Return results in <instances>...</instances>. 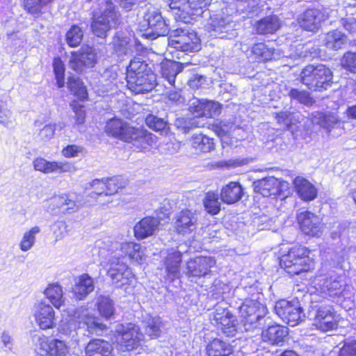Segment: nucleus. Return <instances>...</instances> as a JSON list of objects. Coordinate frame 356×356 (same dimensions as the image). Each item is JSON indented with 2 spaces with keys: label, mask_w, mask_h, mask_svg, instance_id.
I'll return each instance as SVG.
<instances>
[{
  "label": "nucleus",
  "mask_w": 356,
  "mask_h": 356,
  "mask_svg": "<svg viewBox=\"0 0 356 356\" xmlns=\"http://www.w3.org/2000/svg\"><path fill=\"white\" fill-rule=\"evenodd\" d=\"M152 70L148 64L140 58H134L131 60L129 65L127 67V81L133 78L144 76L146 74L152 72Z\"/></svg>",
  "instance_id": "nucleus-37"
},
{
  "label": "nucleus",
  "mask_w": 356,
  "mask_h": 356,
  "mask_svg": "<svg viewBox=\"0 0 356 356\" xmlns=\"http://www.w3.org/2000/svg\"><path fill=\"white\" fill-rule=\"evenodd\" d=\"M33 164L35 170L45 174L73 172L76 170L74 165L70 162L49 161L41 157L35 159Z\"/></svg>",
  "instance_id": "nucleus-21"
},
{
  "label": "nucleus",
  "mask_w": 356,
  "mask_h": 356,
  "mask_svg": "<svg viewBox=\"0 0 356 356\" xmlns=\"http://www.w3.org/2000/svg\"><path fill=\"white\" fill-rule=\"evenodd\" d=\"M296 56L305 59H312L319 56V49L312 43L299 44L295 47Z\"/></svg>",
  "instance_id": "nucleus-53"
},
{
  "label": "nucleus",
  "mask_w": 356,
  "mask_h": 356,
  "mask_svg": "<svg viewBox=\"0 0 356 356\" xmlns=\"http://www.w3.org/2000/svg\"><path fill=\"white\" fill-rule=\"evenodd\" d=\"M143 27L147 26L143 34L153 40L159 36L170 35V31L161 13L155 8L148 9L143 16Z\"/></svg>",
  "instance_id": "nucleus-11"
},
{
  "label": "nucleus",
  "mask_w": 356,
  "mask_h": 356,
  "mask_svg": "<svg viewBox=\"0 0 356 356\" xmlns=\"http://www.w3.org/2000/svg\"><path fill=\"white\" fill-rule=\"evenodd\" d=\"M280 182L274 177H268L253 183L254 191L264 197L276 195L279 192Z\"/></svg>",
  "instance_id": "nucleus-30"
},
{
  "label": "nucleus",
  "mask_w": 356,
  "mask_h": 356,
  "mask_svg": "<svg viewBox=\"0 0 356 356\" xmlns=\"http://www.w3.org/2000/svg\"><path fill=\"white\" fill-rule=\"evenodd\" d=\"M160 220L154 217H145L134 226V235L137 239H143L154 235L158 230Z\"/></svg>",
  "instance_id": "nucleus-27"
},
{
  "label": "nucleus",
  "mask_w": 356,
  "mask_h": 356,
  "mask_svg": "<svg viewBox=\"0 0 356 356\" xmlns=\"http://www.w3.org/2000/svg\"><path fill=\"white\" fill-rule=\"evenodd\" d=\"M52 1L53 0H22L25 10L32 15L40 13L42 7Z\"/></svg>",
  "instance_id": "nucleus-61"
},
{
  "label": "nucleus",
  "mask_w": 356,
  "mask_h": 356,
  "mask_svg": "<svg viewBox=\"0 0 356 356\" xmlns=\"http://www.w3.org/2000/svg\"><path fill=\"white\" fill-rule=\"evenodd\" d=\"M105 181L106 184V196L117 193L120 188L126 185V180L120 176L105 178Z\"/></svg>",
  "instance_id": "nucleus-58"
},
{
  "label": "nucleus",
  "mask_w": 356,
  "mask_h": 356,
  "mask_svg": "<svg viewBox=\"0 0 356 356\" xmlns=\"http://www.w3.org/2000/svg\"><path fill=\"white\" fill-rule=\"evenodd\" d=\"M309 253L304 246H294L282 256L280 265L291 276L307 272L314 268V261L309 257Z\"/></svg>",
  "instance_id": "nucleus-4"
},
{
  "label": "nucleus",
  "mask_w": 356,
  "mask_h": 356,
  "mask_svg": "<svg viewBox=\"0 0 356 356\" xmlns=\"http://www.w3.org/2000/svg\"><path fill=\"white\" fill-rule=\"evenodd\" d=\"M325 19L324 14L319 9H307L299 15L298 22L301 28L308 31L318 29L321 24Z\"/></svg>",
  "instance_id": "nucleus-24"
},
{
  "label": "nucleus",
  "mask_w": 356,
  "mask_h": 356,
  "mask_svg": "<svg viewBox=\"0 0 356 356\" xmlns=\"http://www.w3.org/2000/svg\"><path fill=\"white\" fill-rule=\"evenodd\" d=\"M94 289L93 279L88 274H83L78 277V280L73 288V292L77 299L83 300Z\"/></svg>",
  "instance_id": "nucleus-34"
},
{
  "label": "nucleus",
  "mask_w": 356,
  "mask_h": 356,
  "mask_svg": "<svg viewBox=\"0 0 356 356\" xmlns=\"http://www.w3.org/2000/svg\"><path fill=\"white\" fill-rule=\"evenodd\" d=\"M210 319L212 324L227 337H234L238 332V321L236 316L227 309L218 307L211 314Z\"/></svg>",
  "instance_id": "nucleus-12"
},
{
  "label": "nucleus",
  "mask_w": 356,
  "mask_h": 356,
  "mask_svg": "<svg viewBox=\"0 0 356 356\" xmlns=\"http://www.w3.org/2000/svg\"><path fill=\"white\" fill-rule=\"evenodd\" d=\"M235 26L236 23L230 15L216 14L211 17L207 29L211 37L232 40L238 35Z\"/></svg>",
  "instance_id": "nucleus-10"
},
{
  "label": "nucleus",
  "mask_w": 356,
  "mask_h": 356,
  "mask_svg": "<svg viewBox=\"0 0 356 356\" xmlns=\"http://www.w3.org/2000/svg\"><path fill=\"white\" fill-rule=\"evenodd\" d=\"M207 5L206 0H171L169 8L177 21L188 24L195 17L202 15Z\"/></svg>",
  "instance_id": "nucleus-7"
},
{
  "label": "nucleus",
  "mask_w": 356,
  "mask_h": 356,
  "mask_svg": "<svg viewBox=\"0 0 356 356\" xmlns=\"http://www.w3.org/2000/svg\"><path fill=\"white\" fill-rule=\"evenodd\" d=\"M143 334L133 323L119 324L115 328V342L122 351H130L140 345Z\"/></svg>",
  "instance_id": "nucleus-9"
},
{
  "label": "nucleus",
  "mask_w": 356,
  "mask_h": 356,
  "mask_svg": "<svg viewBox=\"0 0 356 356\" xmlns=\"http://www.w3.org/2000/svg\"><path fill=\"white\" fill-rule=\"evenodd\" d=\"M146 125L155 131H165L169 129L168 122L163 118L148 114L145 118Z\"/></svg>",
  "instance_id": "nucleus-55"
},
{
  "label": "nucleus",
  "mask_w": 356,
  "mask_h": 356,
  "mask_svg": "<svg viewBox=\"0 0 356 356\" xmlns=\"http://www.w3.org/2000/svg\"><path fill=\"white\" fill-rule=\"evenodd\" d=\"M280 27L279 18L275 15H269L257 22L256 30L260 35L272 34Z\"/></svg>",
  "instance_id": "nucleus-40"
},
{
  "label": "nucleus",
  "mask_w": 356,
  "mask_h": 356,
  "mask_svg": "<svg viewBox=\"0 0 356 356\" xmlns=\"http://www.w3.org/2000/svg\"><path fill=\"white\" fill-rule=\"evenodd\" d=\"M83 36L82 29L77 25H73L66 33V42L72 47L79 46Z\"/></svg>",
  "instance_id": "nucleus-57"
},
{
  "label": "nucleus",
  "mask_w": 356,
  "mask_h": 356,
  "mask_svg": "<svg viewBox=\"0 0 356 356\" xmlns=\"http://www.w3.org/2000/svg\"><path fill=\"white\" fill-rule=\"evenodd\" d=\"M106 328L99 318L90 314L87 308L81 307L74 311L73 318L61 321L58 331L62 335L74 338L76 330L85 336L91 337L101 335Z\"/></svg>",
  "instance_id": "nucleus-1"
},
{
  "label": "nucleus",
  "mask_w": 356,
  "mask_h": 356,
  "mask_svg": "<svg viewBox=\"0 0 356 356\" xmlns=\"http://www.w3.org/2000/svg\"><path fill=\"white\" fill-rule=\"evenodd\" d=\"M128 88L135 94L145 93L151 91L156 84V77L152 72L144 76L133 78L127 81Z\"/></svg>",
  "instance_id": "nucleus-26"
},
{
  "label": "nucleus",
  "mask_w": 356,
  "mask_h": 356,
  "mask_svg": "<svg viewBox=\"0 0 356 356\" xmlns=\"http://www.w3.org/2000/svg\"><path fill=\"white\" fill-rule=\"evenodd\" d=\"M33 317L41 330L52 329L56 325L54 309L44 302H40L34 305Z\"/></svg>",
  "instance_id": "nucleus-17"
},
{
  "label": "nucleus",
  "mask_w": 356,
  "mask_h": 356,
  "mask_svg": "<svg viewBox=\"0 0 356 356\" xmlns=\"http://www.w3.org/2000/svg\"><path fill=\"white\" fill-rule=\"evenodd\" d=\"M119 246L120 243L114 241L111 237L97 240L95 243V249H98L99 256L102 258H106L109 254L118 252Z\"/></svg>",
  "instance_id": "nucleus-42"
},
{
  "label": "nucleus",
  "mask_w": 356,
  "mask_h": 356,
  "mask_svg": "<svg viewBox=\"0 0 356 356\" xmlns=\"http://www.w3.org/2000/svg\"><path fill=\"white\" fill-rule=\"evenodd\" d=\"M319 284L320 288L323 293H328L329 296H337L341 292L343 286L342 282L337 277H330L321 280Z\"/></svg>",
  "instance_id": "nucleus-45"
},
{
  "label": "nucleus",
  "mask_w": 356,
  "mask_h": 356,
  "mask_svg": "<svg viewBox=\"0 0 356 356\" xmlns=\"http://www.w3.org/2000/svg\"><path fill=\"white\" fill-rule=\"evenodd\" d=\"M193 148L202 152H209L214 148L213 139L202 134H194L191 138Z\"/></svg>",
  "instance_id": "nucleus-49"
},
{
  "label": "nucleus",
  "mask_w": 356,
  "mask_h": 356,
  "mask_svg": "<svg viewBox=\"0 0 356 356\" xmlns=\"http://www.w3.org/2000/svg\"><path fill=\"white\" fill-rule=\"evenodd\" d=\"M175 228L179 234H189L196 230L197 217L195 211L184 209L177 213L175 217Z\"/></svg>",
  "instance_id": "nucleus-20"
},
{
  "label": "nucleus",
  "mask_w": 356,
  "mask_h": 356,
  "mask_svg": "<svg viewBox=\"0 0 356 356\" xmlns=\"http://www.w3.org/2000/svg\"><path fill=\"white\" fill-rule=\"evenodd\" d=\"M311 121L314 125H318L327 132H330L339 122L337 116L334 114H326L321 112L313 113Z\"/></svg>",
  "instance_id": "nucleus-39"
},
{
  "label": "nucleus",
  "mask_w": 356,
  "mask_h": 356,
  "mask_svg": "<svg viewBox=\"0 0 356 356\" xmlns=\"http://www.w3.org/2000/svg\"><path fill=\"white\" fill-rule=\"evenodd\" d=\"M347 41V37L344 33L338 30H334L326 34L325 44L328 49L338 50L343 48L346 44Z\"/></svg>",
  "instance_id": "nucleus-43"
},
{
  "label": "nucleus",
  "mask_w": 356,
  "mask_h": 356,
  "mask_svg": "<svg viewBox=\"0 0 356 356\" xmlns=\"http://www.w3.org/2000/svg\"><path fill=\"white\" fill-rule=\"evenodd\" d=\"M289 96L292 100L306 106H312L314 102L309 92L303 90L292 88L289 92Z\"/></svg>",
  "instance_id": "nucleus-59"
},
{
  "label": "nucleus",
  "mask_w": 356,
  "mask_h": 356,
  "mask_svg": "<svg viewBox=\"0 0 356 356\" xmlns=\"http://www.w3.org/2000/svg\"><path fill=\"white\" fill-rule=\"evenodd\" d=\"M243 195V189L238 182H229L222 187L220 192L221 200L228 204L238 202Z\"/></svg>",
  "instance_id": "nucleus-33"
},
{
  "label": "nucleus",
  "mask_w": 356,
  "mask_h": 356,
  "mask_svg": "<svg viewBox=\"0 0 356 356\" xmlns=\"http://www.w3.org/2000/svg\"><path fill=\"white\" fill-rule=\"evenodd\" d=\"M51 204L63 212L72 213L82 207V197L76 193H64L52 198Z\"/></svg>",
  "instance_id": "nucleus-23"
},
{
  "label": "nucleus",
  "mask_w": 356,
  "mask_h": 356,
  "mask_svg": "<svg viewBox=\"0 0 356 356\" xmlns=\"http://www.w3.org/2000/svg\"><path fill=\"white\" fill-rule=\"evenodd\" d=\"M67 88L80 100L84 101L88 98V92L83 81L76 76H70L67 82Z\"/></svg>",
  "instance_id": "nucleus-48"
},
{
  "label": "nucleus",
  "mask_w": 356,
  "mask_h": 356,
  "mask_svg": "<svg viewBox=\"0 0 356 356\" xmlns=\"http://www.w3.org/2000/svg\"><path fill=\"white\" fill-rule=\"evenodd\" d=\"M161 320L160 317H151L146 322L145 333L150 338H157L161 332Z\"/></svg>",
  "instance_id": "nucleus-56"
},
{
  "label": "nucleus",
  "mask_w": 356,
  "mask_h": 356,
  "mask_svg": "<svg viewBox=\"0 0 356 356\" xmlns=\"http://www.w3.org/2000/svg\"><path fill=\"white\" fill-rule=\"evenodd\" d=\"M97 63L95 50L89 46L82 47L78 51L72 52L69 67L76 73H82L86 69L92 68Z\"/></svg>",
  "instance_id": "nucleus-15"
},
{
  "label": "nucleus",
  "mask_w": 356,
  "mask_h": 356,
  "mask_svg": "<svg viewBox=\"0 0 356 356\" xmlns=\"http://www.w3.org/2000/svg\"><path fill=\"white\" fill-rule=\"evenodd\" d=\"M215 265L216 260L211 257H197L187 262L186 275L188 277H205Z\"/></svg>",
  "instance_id": "nucleus-18"
},
{
  "label": "nucleus",
  "mask_w": 356,
  "mask_h": 356,
  "mask_svg": "<svg viewBox=\"0 0 356 356\" xmlns=\"http://www.w3.org/2000/svg\"><path fill=\"white\" fill-rule=\"evenodd\" d=\"M341 65L350 72L356 73V53H346L341 59Z\"/></svg>",
  "instance_id": "nucleus-64"
},
{
  "label": "nucleus",
  "mask_w": 356,
  "mask_h": 356,
  "mask_svg": "<svg viewBox=\"0 0 356 356\" xmlns=\"http://www.w3.org/2000/svg\"><path fill=\"white\" fill-rule=\"evenodd\" d=\"M301 82L309 90L323 91L332 84L333 74L332 70L325 65H308L300 73Z\"/></svg>",
  "instance_id": "nucleus-5"
},
{
  "label": "nucleus",
  "mask_w": 356,
  "mask_h": 356,
  "mask_svg": "<svg viewBox=\"0 0 356 356\" xmlns=\"http://www.w3.org/2000/svg\"><path fill=\"white\" fill-rule=\"evenodd\" d=\"M112 345L103 339L91 340L86 347L87 356H113Z\"/></svg>",
  "instance_id": "nucleus-35"
},
{
  "label": "nucleus",
  "mask_w": 356,
  "mask_h": 356,
  "mask_svg": "<svg viewBox=\"0 0 356 356\" xmlns=\"http://www.w3.org/2000/svg\"><path fill=\"white\" fill-rule=\"evenodd\" d=\"M203 205L206 211L210 215L218 214L220 211L218 193L214 191L207 192L203 199Z\"/></svg>",
  "instance_id": "nucleus-47"
},
{
  "label": "nucleus",
  "mask_w": 356,
  "mask_h": 356,
  "mask_svg": "<svg viewBox=\"0 0 356 356\" xmlns=\"http://www.w3.org/2000/svg\"><path fill=\"white\" fill-rule=\"evenodd\" d=\"M106 184L105 178H102L101 179H95L89 183V187H87L86 188L92 190L90 193L91 197H93V195H102L104 194L106 195Z\"/></svg>",
  "instance_id": "nucleus-63"
},
{
  "label": "nucleus",
  "mask_w": 356,
  "mask_h": 356,
  "mask_svg": "<svg viewBox=\"0 0 356 356\" xmlns=\"http://www.w3.org/2000/svg\"><path fill=\"white\" fill-rule=\"evenodd\" d=\"M239 313L245 330L250 332L261 325L266 307L257 300L245 299L239 307Z\"/></svg>",
  "instance_id": "nucleus-8"
},
{
  "label": "nucleus",
  "mask_w": 356,
  "mask_h": 356,
  "mask_svg": "<svg viewBox=\"0 0 356 356\" xmlns=\"http://www.w3.org/2000/svg\"><path fill=\"white\" fill-rule=\"evenodd\" d=\"M206 350L208 356H234L233 346L219 339L211 340Z\"/></svg>",
  "instance_id": "nucleus-36"
},
{
  "label": "nucleus",
  "mask_w": 356,
  "mask_h": 356,
  "mask_svg": "<svg viewBox=\"0 0 356 356\" xmlns=\"http://www.w3.org/2000/svg\"><path fill=\"white\" fill-rule=\"evenodd\" d=\"M107 274L111 278L112 284L118 288L129 285L134 280V275L131 270L120 258L109 259V268Z\"/></svg>",
  "instance_id": "nucleus-13"
},
{
  "label": "nucleus",
  "mask_w": 356,
  "mask_h": 356,
  "mask_svg": "<svg viewBox=\"0 0 356 356\" xmlns=\"http://www.w3.org/2000/svg\"><path fill=\"white\" fill-rule=\"evenodd\" d=\"M204 124V123H201L200 118L196 116L191 118L179 117L175 121V126L185 134L188 133L193 128L201 127Z\"/></svg>",
  "instance_id": "nucleus-52"
},
{
  "label": "nucleus",
  "mask_w": 356,
  "mask_h": 356,
  "mask_svg": "<svg viewBox=\"0 0 356 356\" xmlns=\"http://www.w3.org/2000/svg\"><path fill=\"white\" fill-rule=\"evenodd\" d=\"M289 334L286 327L274 324L262 330L261 338L263 342L272 346H282Z\"/></svg>",
  "instance_id": "nucleus-25"
},
{
  "label": "nucleus",
  "mask_w": 356,
  "mask_h": 356,
  "mask_svg": "<svg viewBox=\"0 0 356 356\" xmlns=\"http://www.w3.org/2000/svg\"><path fill=\"white\" fill-rule=\"evenodd\" d=\"M300 117L298 113H291L289 111H282L276 113V120L280 124L285 125L289 129V127L295 124L297 122H299Z\"/></svg>",
  "instance_id": "nucleus-60"
},
{
  "label": "nucleus",
  "mask_w": 356,
  "mask_h": 356,
  "mask_svg": "<svg viewBox=\"0 0 356 356\" xmlns=\"http://www.w3.org/2000/svg\"><path fill=\"white\" fill-rule=\"evenodd\" d=\"M252 53L264 62L277 58V53L274 48L269 47L264 42L254 44L251 49Z\"/></svg>",
  "instance_id": "nucleus-46"
},
{
  "label": "nucleus",
  "mask_w": 356,
  "mask_h": 356,
  "mask_svg": "<svg viewBox=\"0 0 356 356\" xmlns=\"http://www.w3.org/2000/svg\"><path fill=\"white\" fill-rule=\"evenodd\" d=\"M296 192L305 202L314 200L318 194L316 188L305 178L297 177L293 180Z\"/></svg>",
  "instance_id": "nucleus-29"
},
{
  "label": "nucleus",
  "mask_w": 356,
  "mask_h": 356,
  "mask_svg": "<svg viewBox=\"0 0 356 356\" xmlns=\"http://www.w3.org/2000/svg\"><path fill=\"white\" fill-rule=\"evenodd\" d=\"M98 1L99 8L92 11L90 29L95 35L104 38L107 33L119 24L120 14L116 10L111 1L98 0Z\"/></svg>",
  "instance_id": "nucleus-3"
},
{
  "label": "nucleus",
  "mask_w": 356,
  "mask_h": 356,
  "mask_svg": "<svg viewBox=\"0 0 356 356\" xmlns=\"http://www.w3.org/2000/svg\"><path fill=\"white\" fill-rule=\"evenodd\" d=\"M298 222L301 231L307 235L318 236L322 233L321 219L316 214L308 211H301L297 214Z\"/></svg>",
  "instance_id": "nucleus-19"
},
{
  "label": "nucleus",
  "mask_w": 356,
  "mask_h": 356,
  "mask_svg": "<svg viewBox=\"0 0 356 356\" xmlns=\"http://www.w3.org/2000/svg\"><path fill=\"white\" fill-rule=\"evenodd\" d=\"M40 232V227L35 226L24 233L19 243V248L22 252H27L33 247L35 243L36 235L39 234Z\"/></svg>",
  "instance_id": "nucleus-50"
},
{
  "label": "nucleus",
  "mask_w": 356,
  "mask_h": 356,
  "mask_svg": "<svg viewBox=\"0 0 356 356\" xmlns=\"http://www.w3.org/2000/svg\"><path fill=\"white\" fill-rule=\"evenodd\" d=\"M274 309L283 322L291 327L297 325L305 317L302 309L297 301L280 300L275 303Z\"/></svg>",
  "instance_id": "nucleus-14"
},
{
  "label": "nucleus",
  "mask_w": 356,
  "mask_h": 356,
  "mask_svg": "<svg viewBox=\"0 0 356 356\" xmlns=\"http://www.w3.org/2000/svg\"><path fill=\"white\" fill-rule=\"evenodd\" d=\"M113 54L120 59L132 51L131 39L125 33L118 31L112 41Z\"/></svg>",
  "instance_id": "nucleus-31"
},
{
  "label": "nucleus",
  "mask_w": 356,
  "mask_h": 356,
  "mask_svg": "<svg viewBox=\"0 0 356 356\" xmlns=\"http://www.w3.org/2000/svg\"><path fill=\"white\" fill-rule=\"evenodd\" d=\"M44 294L51 303L57 309H60L64 303L63 291L58 284H53L44 291Z\"/></svg>",
  "instance_id": "nucleus-44"
},
{
  "label": "nucleus",
  "mask_w": 356,
  "mask_h": 356,
  "mask_svg": "<svg viewBox=\"0 0 356 356\" xmlns=\"http://www.w3.org/2000/svg\"><path fill=\"white\" fill-rule=\"evenodd\" d=\"M99 314L106 319L110 318L115 312L113 300L106 296H100L97 302Z\"/></svg>",
  "instance_id": "nucleus-54"
},
{
  "label": "nucleus",
  "mask_w": 356,
  "mask_h": 356,
  "mask_svg": "<svg viewBox=\"0 0 356 356\" xmlns=\"http://www.w3.org/2000/svg\"><path fill=\"white\" fill-rule=\"evenodd\" d=\"M188 110L199 118H214L218 116L221 111L220 104L215 101L200 99L193 97L188 100Z\"/></svg>",
  "instance_id": "nucleus-16"
},
{
  "label": "nucleus",
  "mask_w": 356,
  "mask_h": 356,
  "mask_svg": "<svg viewBox=\"0 0 356 356\" xmlns=\"http://www.w3.org/2000/svg\"><path fill=\"white\" fill-rule=\"evenodd\" d=\"M334 312L335 311L332 306L328 304L326 300H322L321 302L312 300L309 316L313 318L314 321H316V320H318L321 318V317H326L327 315Z\"/></svg>",
  "instance_id": "nucleus-41"
},
{
  "label": "nucleus",
  "mask_w": 356,
  "mask_h": 356,
  "mask_svg": "<svg viewBox=\"0 0 356 356\" xmlns=\"http://www.w3.org/2000/svg\"><path fill=\"white\" fill-rule=\"evenodd\" d=\"M104 130L108 136L131 143L138 151L152 146L154 141V136L147 130L132 127L116 118L106 122Z\"/></svg>",
  "instance_id": "nucleus-2"
},
{
  "label": "nucleus",
  "mask_w": 356,
  "mask_h": 356,
  "mask_svg": "<svg viewBox=\"0 0 356 356\" xmlns=\"http://www.w3.org/2000/svg\"><path fill=\"white\" fill-rule=\"evenodd\" d=\"M339 316L336 312L327 315L326 317H321L314 321L316 328L322 332H326L336 329L338 326Z\"/></svg>",
  "instance_id": "nucleus-51"
},
{
  "label": "nucleus",
  "mask_w": 356,
  "mask_h": 356,
  "mask_svg": "<svg viewBox=\"0 0 356 356\" xmlns=\"http://www.w3.org/2000/svg\"><path fill=\"white\" fill-rule=\"evenodd\" d=\"M128 257L130 259L139 262L145 257V250L138 243L124 242L120 243L118 252L112 258Z\"/></svg>",
  "instance_id": "nucleus-28"
},
{
  "label": "nucleus",
  "mask_w": 356,
  "mask_h": 356,
  "mask_svg": "<svg viewBox=\"0 0 356 356\" xmlns=\"http://www.w3.org/2000/svg\"><path fill=\"white\" fill-rule=\"evenodd\" d=\"M181 253L175 250H171L165 259V267L167 278L173 281L180 275V264L181 262Z\"/></svg>",
  "instance_id": "nucleus-32"
},
{
  "label": "nucleus",
  "mask_w": 356,
  "mask_h": 356,
  "mask_svg": "<svg viewBox=\"0 0 356 356\" xmlns=\"http://www.w3.org/2000/svg\"><path fill=\"white\" fill-rule=\"evenodd\" d=\"M184 69L181 63L167 60L161 64V74L170 85L175 86L177 75Z\"/></svg>",
  "instance_id": "nucleus-38"
},
{
  "label": "nucleus",
  "mask_w": 356,
  "mask_h": 356,
  "mask_svg": "<svg viewBox=\"0 0 356 356\" xmlns=\"http://www.w3.org/2000/svg\"><path fill=\"white\" fill-rule=\"evenodd\" d=\"M54 72L55 74L57 86L58 88H62L65 85L64 75H65V66L60 58H56L54 60Z\"/></svg>",
  "instance_id": "nucleus-62"
},
{
  "label": "nucleus",
  "mask_w": 356,
  "mask_h": 356,
  "mask_svg": "<svg viewBox=\"0 0 356 356\" xmlns=\"http://www.w3.org/2000/svg\"><path fill=\"white\" fill-rule=\"evenodd\" d=\"M168 46L176 51L186 54L195 52L201 49L200 40L197 33L188 26L170 31Z\"/></svg>",
  "instance_id": "nucleus-6"
},
{
  "label": "nucleus",
  "mask_w": 356,
  "mask_h": 356,
  "mask_svg": "<svg viewBox=\"0 0 356 356\" xmlns=\"http://www.w3.org/2000/svg\"><path fill=\"white\" fill-rule=\"evenodd\" d=\"M36 350L38 353L46 356H66L67 353V347L63 341L45 337L39 338Z\"/></svg>",
  "instance_id": "nucleus-22"
}]
</instances>
